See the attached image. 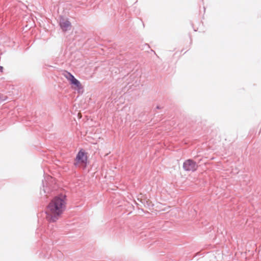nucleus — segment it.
Returning a JSON list of instances; mask_svg holds the SVG:
<instances>
[{
    "instance_id": "423d86ee",
    "label": "nucleus",
    "mask_w": 261,
    "mask_h": 261,
    "mask_svg": "<svg viewBox=\"0 0 261 261\" xmlns=\"http://www.w3.org/2000/svg\"><path fill=\"white\" fill-rule=\"evenodd\" d=\"M3 68V67L0 66V71H2Z\"/></svg>"
},
{
    "instance_id": "f257e3e1",
    "label": "nucleus",
    "mask_w": 261,
    "mask_h": 261,
    "mask_svg": "<svg viewBox=\"0 0 261 261\" xmlns=\"http://www.w3.org/2000/svg\"><path fill=\"white\" fill-rule=\"evenodd\" d=\"M65 196L60 195L55 197L46 207V218L49 222H55L66 208Z\"/></svg>"
},
{
    "instance_id": "20e7f679",
    "label": "nucleus",
    "mask_w": 261,
    "mask_h": 261,
    "mask_svg": "<svg viewBox=\"0 0 261 261\" xmlns=\"http://www.w3.org/2000/svg\"><path fill=\"white\" fill-rule=\"evenodd\" d=\"M183 167L187 171H194L196 170L198 165L193 160H188L184 163Z\"/></svg>"
},
{
    "instance_id": "7ed1b4c3",
    "label": "nucleus",
    "mask_w": 261,
    "mask_h": 261,
    "mask_svg": "<svg viewBox=\"0 0 261 261\" xmlns=\"http://www.w3.org/2000/svg\"><path fill=\"white\" fill-rule=\"evenodd\" d=\"M62 74L67 80L69 81L71 84L75 86V89H81L82 88V85L80 81L76 79L74 76L70 72L67 71H64Z\"/></svg>"
},
{
    "instance_id": "39448f33",
    "label": "nucleus",
    "mask_w": 261,
    "mask_h": 261,
    "mask_svg": "<svg viewBox=\"0 0 261 261\" xmlns=\"http://www.w3.org/2000/svg\"><path fill=\"white\" fill-rule=\"evenodd\" d=\"M60 26L64 31H66L70 29L71 23L68 20L63 19L60 21Z\"/></svg>"
},
{
    "instance_id": "f03ea898",
    "label": "nucleus",
    "mask_w": 261,
    "mask_h": 261,
    "mask_svg": "<svg viewBox=\"0 0 261 261\" xmlns=\"http://www.w3.org/2000/svg\"><path fill=\"white\" fill-rule=\"evenodd\" d=\"M87 154L83 150L81 149L77 153L74 160V165L76 166L86 168L87 163Z\"/></svg>"
}]
</instances>
